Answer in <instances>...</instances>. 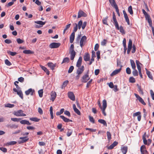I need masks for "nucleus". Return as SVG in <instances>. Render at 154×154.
Segmentation results:
<instances>
[{
	"label": "nucleus",
	"mask_w": 154,
	"mask_h": 154,
	"mask_svg": "<svg viewBox=\"0 0 154 154\" xmlns=\"http://www.w3.org/2000/svg\"><path fill=\"white\" fill-rule=\"evenodd\" d=\"M126 72L128 74H131V70L130 68L127 67L126 69Z\"/></svg>",
	"instance_id": "obj_53"
},
{
	"label": "nucleus",
	"mask_w": 154,
	"mask_h": 154,
	"mask_svg": "<svg viewBox=\"0 0 154 154\" xmlns=\"http://www.w3.org/2000/svg\"><path fill=\"white\" fill-rule=\"evenodd\" d=\"M132 47V41L131 39H129L128 43V49L131 50Z\"/></svg>",
	"instance_id": "obj_35"
},
{
	"label": "nucleus",
	"mask_w": 154,
	"mask_h": 154,
	"mask_svg": "<svg viewBox=\"0 0 154 154\" xmlns=\"http://www.w3.org/2000/svg\"><path fill=\"white\" fill-rule=\"evenodd\" d=\"M75 33L72 32L70 36V42L71 43H72L73 42L75 38Z\"/></svg>",
	"instance_id": "obj_27"
},
{
	"label": "nucleus",
	"mask_w": 154,
	"mask_h": 154,
	"mask_svg": "<svg viewBox=\"0 0 154 154\" xmlns=\"http://www.w3.org/2000/svg\"><path fill=\"white\" fill-rule=\"evenodd\" d=\"M17 142L15 141H12L7 143V144L9 145H12L16 144Z\"/></svg>",
	"instance_id": "obj_58"
},
{
	"label": "nucleus",
	"mask_w": 154,
	"mask_h": 154,
	"mask_svg": "<svg viewBox=\"0 0 154 154\" xmlns=\"http://www.w3.org/2000/svg\"><path fill=\"white\" fill-rule=\"evenodd\" d=\"M21 119L20 118H11V119L12 121L15 122H18Z\"/></svg>",
	"instance_id": "obj_42"
},
{
	"label": "nucleus",
	"mask_w": 154,
	"mask_h": 154,
	"mask_svg": "<svg viewBox=\"0 0 154 154\" xmlns=\"http://www.w3.org/2000/svg\"><path fill=\"white\" fill-rule=\"evenodd\" d=\"M87 14L82 10H79L78 13V18H80L82 17H86Z\"/></svg>",
	"instance_id": "obj_7"
},
{
	"label": "nucleus",
	"mask_w": 154,
	"mask_h": 154,
	"mask_svg": "<svg viewBox=\"0 0 154 154\" xmlns=\"http://www.w3.org/2000/svg\"><path fill=\"white\" fill-rule=\"evenodd\" d=\"M20 123L22 124L23 125H31L29 121L26 120H22L20 122Z\"/></svg>",
	"instance_id": "obj_30"
},
{
	"label": "nucleus",
	"mask_w": 154,
	"mask_h": 154,
	"mask_svg": "<svg viewBox=\"0 0 154 154\" xmlns=\"http://www.w3.org/2000/svg\"><path fill=\"white\" fill-rule=\"evenodd\" d=\"M17 41L18 44H21L23 42V41L20 38H17Z\"/></svg>",
	"instance_id": "obj_64"
},
{
	"label": "nucleus",
	"mask_w": 154,
	"mask_h": 154,
	"mask_svg": "<svg viewBox=\"0 0 154 154\" xmlns=\"http://www.w3.org/2000/svg\"><path fill=\"white\" fill-rule=\"evenodd\" d=\"M14 104H12L10 103H7L5 105V106L9 108H13L14 107Z\"/></svg>",
	"instance_id": "obj_44"
},
{
	"label": "nucleus",
	"mask_w": 154,
	"mask_h": 154,
	"mask_svg": "<svg viewBox=\"0 0 154 154\" xmlns=\"http://www.w3.org/2000/svg\"><path fill=\"white\" fill-rule=\"evenodd\" d=\"M108 17L107 16H106V17H105L104 18H103V24L106 25H108L107 23V20L108 19Z\"/></svg>",
	"instance_id": "obj_38"
},
{
	"label": "nucleus",
	"mask_w": 154,
	"mask_h": 154,
	"mask_svg": "<svg viewBox=\"0 0 154 154\" xmlns=\"http://www.w3.org/2000/svg\"><path fill=\"white\" fill-rule=\"evenodd\" d=\"M13 114L17 116H24L26 114L23 113V111L21 110H19L17 111H14Z\"/></svg>",
	"instance_id": "obj_1"
},
{
	"label": "nucleus",
	"mask_w": 154,
	"mask_h": 154,
	"mask_svg": "<svg viewBox=\"0 0 154 154\" xmlns=\"http://www.w3.org/2000/svg\"><path fill=\"white\" fill-rule=\"evenodd\" d=\"M9 127L11 128H17L18 127V125H10Z\"/></svg>",
	"instance_id": "obj_52"
},
{
	"label": "nucleus",
	"mask_w": 154,
	"mask_h": 154,
	"mask_svg": "<svg viewBox=\"0 0 154 154\" xmlns=\"http://www.w3.org/2000/svg\"><path fill=\"white\" fill-rule=\"evenodd\" d=\"M25 93L26 95H28L29 94L31 95H33L35 94V91L34 89L30 88L26 91H25Z\"/></svg>",
	"instance_id": "obj_5"
},
{
	"label": "nucleus",
	"mask_w": 154,
	"mask_h": 154,
	"mask_svg": "<svg viewBox=\"0 0 154 154\" xmlns=\"http://www.w3.org/2000/svg\"><path fill=\"white\" fill-rule=\"evenodd\" d=\"M29 119L32 121H34L35 122H38L39 121V119L36 117L31 118H30Z\"/></svg>",
	"instance_id": "obj_45"
},
{
	"label": "nucleus",
	"mask_w": 154,
	"mask_h": 154,
	"mask_svg": "<svg viewBox=\"0 0 154 154\" xmlns=\"http://www.w3.org/2000/svg\"><path fill=\"white\" fill-rule=\"evenodd\" d=\"M136 63L138 71H141L140 65H142V64L138 60L136 61Z\"/></svg>",
	"instance_id": "obj_20"
},
{
	"label": "nucleus",
	"mask_w": 154,
	"mask_h": 154,
	"mask_svg": "<svg viewBox=\"0 0 154 154\" xmlns=\"http://www.w3.org/2000/svg\"><path fill=\"white\" fill-rule=\"evenodd\" d=\"M69 58L68 57H65L63 59L61 63L62 64L63 63H68L69 62Z\"/></svg>",
	"instance_id": "obj_46"
},
{
	"label": "nucleus",
	"mask_w": 154,
	"mask_h": 154,
	"mask_svg": "<svg viewBox=\"0 0 154 154\" xmlns=\"http://www.w3.org/2000/svg\"><path fill=\"white\" fill-rule=\"evenodd\" d=\"M74 67L73 66H71L69 67V70L68 71V72L69 73H71L72 72L74 69Z\"/></svg>",
	"instance_id": "obj_54"
},
{
	"label": "nucleus",
	"mask_w": 154,
	"mask_h": 154,
	"mask_svg": "<svg viewBox=\"0 0 154 154\" xmlns=\"http://www.w3.org/2000/svg\"><path fill=\"white\" fill-rule=\"evenodd\" d=\"M133 70L132 71V74L134 76H137L138 75V72L135 69H133Z\"/></svg>",
	"instance_id": "obj_39"
},
{
	"label": "nucleus",
	"mask_w": 154,
	"mask_h": 154,
	"mask_svg": "<svg viewBox=\"0 0 154 154\" xmlns=\"http://www.w3.org/2000/svg\"><path fill=\"white\" fill-rule=\"evenodd\" d=\"M14 4V2H9L7 4L5 5V6L7 8H8L9 7L11 6Z\"/></svg>",
	"instance_id": "obj_56"
},
{
	"label": "nucleus",
	"mask_w": 154,
	"mask_h": 154,
	"mask_svg": "<svg viewBox=\"0 0 154 154\" xmlns=\"http://www.w3.org/2000/svg\"><path fill=\"white\" fill-rule=\"evenodd\" d=\"M68 97L71 100L73 101L75 100V96L72 92L71 91L69 92L68 93Z\"/></svg>",
	"instance_id": "obj_8"
},
{
	"label": "nucleus",
	"mask_w": 154,
	"mask_h": 154,
	"mask_svg": "<svg viewBox=\"0 0 154 154\" xmlns=\"http://www.w3.org/2000/svg\"><path fill=\"white\" fill-rule=\"evenodd\" d=\"M57 94L55 92H52L51 94V98L50 100L53 101L56 97Z\"/></svg>",
	"instance_id": "obj_18"
},
{
	"label": "nucleus",
	"mask_w": 154,
	"mask_h": 154,
	"mask_svg": "<svg viewBox=\"0 0 154 154\" xmlns=\"http://www.w3.org/2000/svg\"><path fill=\"white\" fill-rule=\"evenodd\" d=\"M146 19L147 20L150 26H152V21L149 15L148 14L145 16Z\"/></svg>",
	"instance_id": "obj_19"
},
{
	"label": "nucleus",
	"mask_w": 154,
	"mask_h": 154,
	"mask_svg": "<svg viewBox=\"0 0 154 154\" xmlns=\"http://www.w3.org/2000/svg\"><path fill=\"white\" fill-rule=\"evenodd\" d=\"M107 107L106 101L105 100H104L103 101V108L101 109L102 110V113L103 115L106 116V115L105 112V110Z\"/></svg>",
	"instance_id": "obj_2"
},
{
	"label": "nucleus",
	"mask_w": 154,
	"mask_h": 154,
	"mask_svg": "<svg viewBox=\"0 0 154 154\" xmlns=\"http://www.w3.org/2000/svg\"><path fill=\"white\" fill-rule=\"evenodd\" d=\"M38 93L39 97H42L43 96V90L42 89H41L39 90L38 91Z\"/></svg>",
	"instance_id": "obj_41"
},
{
	"label": "nucleus",
	"mask_w": 154,
	"mask_h": 154,
	"mask_svg": "<svg viewBox=\"0 0 154 154\" xmlns=\"http://www.w3.org/2000/svg\"><path fill=\"white\" fill-rule=\"evenodd\" d=\"M129 81L131 83H134L135 82V79L132 77H130Z\"/></svg>",
	"instance_id": "obj_49"
},
{
	"label": "nucleus",
	"mask_w": 154,
	"mask_h": 154,
	"mask_svg": "<svg viewBox=\"0 0 154 154\" xmlns=\"http://www.w3.org/2000/svg\"><path fill=\"white\" fill-rule=\"evenodd\" d=\"M150 93L152 100H154V92L152 90H150Z\"/></svg>",
	"instance_id": "obj_60"
},
{
	"label": "nucleus",
	"mask_w": 154,
	"mask_h": 154,
	"mask_svg": "<svg viewBox=\"0 0 154 154\" xmlns=\"http://www.w3.org/2000/svg\"><path fill=\"white\" fill-rule=\"evenodd\" d=\"M98 122L99 123L103 124L104 125L107 126V123L105 120L102 119H100L98 120Z\"/></svg>",
	"instance_id": "obj_33"
},
{
	"label": "nucleus",
	"mask_w": 154,
	"mask_h": 154,
	"mask_svg": "<svg viewBox=\"0 0 154 154\" xmlns=\"http://www.w3.org/2000/svg\"><path fill=\"white\" fill-rule=\"evenodd\" d=\"M92 81V79H91L87 83L86 85V88H89L90 86H91V82Z\"/></svg>",
	"instance_id": "obj_51"
},
{
	"label": "nucleus",
	"mask_w": 154,
	"mask_h": 154,
	"mask_svg": "<svg viewBox=\"0 0 154 154\" xmlns=\"http://www.w3.org/2000/svg\"><path fill=\"white\" fill-rule=\"evenodd\" d=\"M146 149V146L144 145H143L141 146L140 149L141 154H145V153L147 152V151Z\"/></svg>",
	"instance_id": "obj_14"
},
{
	"label": "nucleus",
	"mask_w": 154,
	"mask_h": 154,
	"mask_svg": "<svg viewBox=\"0 0 154 154\" xmlns=\"http://www.w3.org/2000/svg\"><path fill=\"white\" fill-rule=\"evenodd\" d=\"M130 63L132 69H136V65L134 61L132 60H130Z\"/></svg>",
	"instance_id": "obj_34"
},
{
	"label": "nucleus",
	"mask_w": 154,
	"mask_h": 154,
	"mask_svg": "<svg viewBox=\"0 0 154 154\" xmlns=\"http://www.w3.org/2000/svg\"><path fill=\"white\" fill-rule=\"evenodd\" d=\"M118 144V142L114 141L112 144L108 147L107 149H113L115 146H116Z\"/></svg>",
	"instance_id": "obj_17"
},
{
	"label": "nucleus",
	"mask_w": 154,
	"mask_h": 154,
	"mask_svg": "<svg viewBox=\"0 0 154 154\" xmlns=\"http://www.w3.org/2000/svg\"><path fill=\"white\" fill-rule=\"evenodd\" d=\"M141 114V113L140 112H135V113H134L133 114V116L134 117H135L136 116H138L139 115Z\"/></svg>",
	"instance_id": "obj_63"
},
{
	"label": "nucleus",
	"mask_w": 154,
	"mask_h": 154,
	"mask_svg": "<svg viewBox=\"0 0 154 154\" xmlns=\"http://www.w3.org/2000/svg\"><path fill=\"white\" fill-rule=\"evenodd\" d=\"M109 1L112 7H114L115 8H116L117 9V5L114 0H110Z\"/></svg>",
	"instance_id": "obj_24"
},
{
	"label": "nucleus",
	"mask_w": 154,
	"mask_h": 154,
	"mask_svg": "<svg viewBox=\"0 0 154 154\" xmlns=\"http://www.w3.org/2000/svg\"><path fill=\"white\" fill-rule=\"evenodd\" d=\"M107 138L109 141H110L111 139V135L109 131H107L106 133Z\"/></svg>",
	"instance_id": "obj_37"
},
{
	"label": "nucleus",
	"mask_w": 154,
	"mask_h": 154,
	"mask_svg": "<svg viewBox=\"0 0 154 154\" xmlns=\"http://www.w3.org/2000/svg\"><path fill=\"white\" fill-rule=\"evenodd\" d=\"M118 28H116L118 30H119L120 32L122 34H125V31L123 29V27L122 26H120V27H119V26H118Z\"/></svg>",
	"instance_id": "obj_25"
},
{
	"label": "nucleus",
	"mask_w": 154,
	"mask_h": 154,
	"mask_svg": "<svg viewBox=\"0 0 154 154\" xmlns=\"http://www.w3.org/2000/svg\"><path fill=\"white\" fill-rule=\"evenodd\" d=\"M47 65L48 66L50 67L52 70L54 69L55 67L56 66L55 65L53 64L52 62L48 63H47Z\"/></svg>",
	"instance_id": "obj_26"
},
{
	"label": "nucleus",
	"mask_w": 154,
	"mask_h": 154,
	"mask_svg": "<svg viewBox=\"0 0 154 154\" xmlns=\"http://www.w3.org/2000/svg\"><path fill=\"white\" fill-rule=\"evenodd\" d=\"M145 69L146 70V73L149 78L153 80V78L152 74H151L150 72L146 68Z\"/></svg>",
	"instance_id": "obj_31"
},
{
	"label": "nucleus",
	"mask_w": 154,
	"mask_h": 154,
	"mask_svg": "<svg viewBox=\"0 0 154 154\" xmlns=\"http://www.w3.org/2000/svg\"><path fill=\"white\" fill-rule=\"evenodd\" d=\"M122 69L121 68H120L118 69H116L114 70L111 74L110 76H113L114 75L119 73L121 71Z\"/></svg>",
	"instance_id": "obj_15"
},
{
	"label": "nucleus",
	"mask_w": 154,
	"mask_h": 154,
	"mask_svg": "<svg viewBox=\"0 0 154 154\" xmlns=\"http://www.w3.org/2000/svg\"><path fill=\"white\" fill-rule=\"evenodd\" d=\"M70 54V59L72 60L74 59L75 55V51H69Z\"/></svg>",
	"instance_id": "obj_29"
},
{
	"label": "nucleus",
	"mask_w": 154,
	"mask_h": 154,
	"mask_svg": "<svg viewBox=\"0 0 154 154\" xmlns=\"http://www.w3.org/2000/svg\"><path fill=\"white\" fill-rule=\"evenodd\" d=\"M82 57H79L76 64V66L77 67H79L81 66L82 64Z\"/></svg>",
	"instance_id": "obj_21"
},
{
	"label": "nucleus",
	"mask_w": 154,
	"mask_h": 154,
	"mask_svg": "<svg viewBox=\"0 0 154 154\" xmlns=\"http://www.w3.org/2000/svg\"><path fill=\"white\" fill-rule=\"evenodd\" d=\"M7 52L8 54L12 56H15L17 54V53L15 52H13L10 51H8Z\"/></svg>",
	"instance_id": "obj_43"
},
{
	"label": "nucleus",
	"mask_w": 154,
	"mask_h": 154,
	"mask_svg": "<svg viewBox=\"0 0 154 154\" xmlns=\"http://www.w3.org/2000/svg\"><path fill=\"white\" fill-rule=\"evenodd\" d=\"M123 12L126 22H127L128 24L129 25L130 24L129 20L126 11L125 10H123Z\"/></svg>",
	"instance_id": "obj_13"
},
{
	"label": "nucleus",
	"mask_w": 154,
	"mask_h": 154,
	"mask_svg": "<svg viewBox=\"0 0 154 154\" xmlns=\"http://www.w3.org/2000/svg\"><path fill=\"white\" fill-rule=\"evenodd\" d=\"M17 94L22 99H23V94L21 90H18V91L17 92Z\"/></svg>",
	"instance_id": "obj_32"
},
{
	"label": "nucleus",
	"mask_w": 154,
	"mask_h": 154,
	"mask_svg": "<svg viewBox=\"0 0 154 154\" xmlns=\"http://www.w3.org/2000/svg\"><path fill=\"white\" fill-rule=\"evenodd\" d=\"M23 53L25 54H30L32 53V52L30 50H25L23 51Z\"/></svg>",
	"instance_id": "obj_50"
},
{
	"label": "nucleus",
	"mask_w": 154,
	"mask_h": 154,
	"mask_svg": "<svg viewBox=\"0 0 154 154\" xmlns=\"http://www.w3.org/2000/svg\"><path fill=\"white\" fill-rule=\"evenodd\" d=\"M61 44L60 43L52 42L49 45L50 48H59L60 45Z\"/></svg>",
	"instance_id": "obj_3"
},
{
	"label": "nucleus",
	"mask_w": 154,
	"mask_h": 154,
	"mask_svg": "<svg viewBox=\"0 0 154 154\" xmlns=\"http://www.w3.org/2000/svg\"><path fill=\"white\" fill-rule=\"evenodd\" d=\"M68 131L67 133V135L68 137L70 136L72 134V131L71 129H68Z\"/></svg>",
	"instance_id": "obj_47"
},
{
	"label": "nucleus",
	"mask_w": 154,
	"mask_h": 154,
	"mask_svg": "<svg viewBox=\"0 0 154 154\" xmlns=\"http://www.w3.org/2000/svg\"><path fill=\"white\" fill-rule=\"evenodd\" d=\"M89 120L90 122H92L93 123H95L94 120L92 116H89Z\"/></svg>",
	"instance_id": "obj_57"
},
{
	"label": "nucleus",
	"mask_w": 154,
	"mask_h": 154,
	"mask_svg": "<svg viewBox=\"0 0 154 154\" xmlns=\"http://www.w3.org/2000/svg\"><path fill=\"white\" fill-rule=\"evenodd\" d=\"M74 112L76 113L78 115H80L81 114V113L79 110L77 108L74 110Z\"/></svg>",
	"instance_id": "obj_62"
},
{
	"label": "nucleus",
	"mask_w": 154,
	"mask_h": 154,
	"mask_svg": "<svg viewBox=\"0 0 154 154\" xmlns=\"http://www.w3.org/2000/svg\"><path fill=\"white\" fill-rule=\"evenodd\" d=\"M112 19L113 21V23L116 28H118L119 24L116 19V17L114 12L113 13Z\"/></svg>",
	"instance_id": "obj_6"
},
{
	"label": "nucleus",
	"mask_w": 154,
	"mask_h": 154,
	"mask_svg": "<svg viewBox=\"0 0 154 154\" xmlns=\"http://www.w3.org/2000/svg\"><path fill=\"white\" fill-rule=\"evenodd\" d=\"M82 82L84 83L86 82L89 79L88 75L86 74L84 75L82 77Z\"/></svg>",
	"instance_id": "obj_10"
},
{
	"label": "nucleus",
	"mask_w": 154,
	"mask_h": 154,
	"mask_svg": "<svg viewBox=\"0 0 154 154\" xmlns=\"http://www.w3.org/2000/svg\"><path fill=\"white\" fill-rule=\"evenodd\" d=\"M82 20H80L79 21L78 23V28L79 29H80L81 27L82 26Z\"/></svg>",
	"instance_id": "obj_48"
},
{
	"label": "nucleus",
	"mask_w": 154,
	"mask_h": 154,
	"mask_svg": "<svg viewBox=\"0 0 154 154\" xmlns=\"http://www.w3.org/2000/svg\"><path fill=\"white\" fill-rule=\"evenodd\" d=\"M20 139L21 140L19 142V143H25L29 139L28 137H20Z\"/></svg>",
	"instance_id": "obj_11"
},
{
	"label": "nucleus",
	"mask_w": 154,
	"mask_h": 154,
	"mask_svg": "<svg viewBox=\"0 0 154 154\" xmlns=\"http://www.w3.org/2000/svg\"><path fill=\"white\" fill-rule=\"evenodd\" d=\"M35 23H36L43 26L45 24V22H43L42 21H35Z\"/></svg>",
	"instance_id": "obj_36"
},
{
	"label": "nucleus",
	"mask_w": 154,
	"mask_h": 154,
	"mask_svg": "<svg viewBox=\"0 0 154 154\" xmlns=\"http://www.w3.org/2000/svg\"><path fill=\"white\" fill-rule=\"evenodd\" d=\"M134 94L136 97L137 98V100H138L143 105H146V103H145L144 100L142 98H141L139 95L136 94L135 93Z\"/></svg>",
	"instance_id": "obj_9"
},
{
	"label": "nucleus",
	"mask_w": 154,
	"mask_h": 154,
	"mask_svg": "<svg viewBox=\"0 0 154 154\" xmlns=\"http://www.w3.org/2000/svg\"><path fill=\"white\" fill-rule=\"evenodd\" d=\"M64 114L65 115L69 117H70L71 116V114H70V112L68 111H67V110L65 111L64 112Z\"/></svg>",
	"instance_id": "obj_61"
},
{
	"label": "nucleus",
	"mask_w": 154,
	"mask_h": 154,
	"mask_svg": "<svg viewBox=\"0 0 154 154\" xmlns=\"http://www.w3.org/2000/svg\"><path fill=\"white\" fill-rule=\"evenodd\" d=\"M128 147L127 146H123L121 148V150L123 154H126L127 152Z\"/></svg>",
	"instance_id": "obj_22"
},
{
	"label": "nucleus",
	"mask_w": 154,
	"mask_h": 154,
	"mask_svg": "<svg viewBox=\"0 0 154 154\" xmlns=\"http://www.w3.org/2000/svg\"><path fill=\"white\" fill-rule=\"evenodd\" d=\"M60 117L65 122H72V121L71 120L65 117L64 116H60Z\"/></svg>",
	"instance_id": "obj_16"
},
{
	"label": "nucleus",
	"mask_w": 154,
	"mask_h": 154,
	"mask_svg": "<svg viewBox=\"0 0 154 154\" xmlns=\"http://www.w3.org/2000/svg\"><path fill=\"white\" fill-rule=\"evenodd\" d=\"M40 66L41 69L46 73L47 75H49V74L50 72L46 67L41 65H40Z\"/></svg>",
	"instance_id": "obj_23"
},
{
	"label": "nucleus",
	"mask_w": 154,
	"mask_h": 154,
	"mask_svg": "<svg viewBox=\"0 0 154 154\" xmlns=\"http://www.w3.org/2000/svg\"><path fill=\"white\" fill-rule=\"evenodd\" d=\"M128 11L130 14L132 15L133 14V12L132 9V6H129L128 8Z\"/></svg>",
	"instance_id": "obj_40"
},
{
	"label": "nucleus",
	"mask_w": 154,
	"mask_h": 154,
	"mask_svg": "<svg viewBox=\"0 0 154 154\" xmlns=\"http://www.w3.org/2000/svg\"><path fill=\"white\" fill-rule=\"evenodd\" d=\"M123 44L124 48H125V49L126 48H127L126 45V40L125 38H124L123 39Z\"/></svg>",
	"instance_id": "obj_59"
},
{
	"label": "nucleus",
	"mask_w": 154,
	"mask_h": 154,
	"mask_svg": "<svg viewBox=\"0 0 154 154\" xmlns=\"http://www.w3.org/2000/svg\"><path fill=\"white\" fill-rule=\"evenodd\" d=\"M5 64L8 66H10L11 65V63L8 60H5Z\"/></svg>",
	"instance_id": "obj_55"
},
{
	"label": "nucleus",
	"mask_w": 154,
	"mask_h": 154,
	"mask_svg": "<svg viewBox=\"0 0 154 154\" xmlns=\"http://www.w3.org/2000/svg\"><path fill=\"white\" fill-rule=\"evenodd\" d=\"M90 59V55L88 53H86L84 57V59L85 61H89Z\"/></svg>",
	"instance_id": "obj_28"
},
{
	"label": "nucleus",
	"mask_w": 154,
	"mask_h": 154,
	"mask_svg": "<svg viewBox=\"0 0 154 154\" xmlns=\"http://www.w3.org/2000/svg\"><path fill=\"white\" fill-rule=\"evenodd\" d=\"M87 40L86 36L84 35L81 38L80 42V45L81 47L82 48L84 45Z\"/></svg>",
	"instance_id": "obj_4"
},
{
	"label": "nucleus",
	"mask_w": 154,
	"mask_h": 154,
	"mask_svg": "<svg viewBox=\"0 0 154 154\" xmlns=\"http://www.w3.org/2000/svg\"><path fill=\"white\" fill-rule=\"evenodd\" d=\"M84 70V67L83 66H82L81 67H79L77 69L76 73L77 74H81L83 72Z\"/></svg>",
	"instance_id": "obj_12"
}]
</instances>
